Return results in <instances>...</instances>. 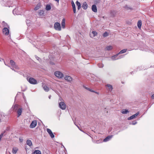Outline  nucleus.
<instances>
[{"label":"nucleus","instance_id":"nucleus-1","mask_svg":"<svg viewBox=\"0 0 154 154\" xmlns=\"http://www.w3.org/2000/svg\"><path fill=\"white\" fill-rule=\"evenodd\" d=\"M59 107L62 110H65L66 108V105L65 103L63 102V99L61 97H60L59 99Z\"/></svg>","mask_w":154,"mask_h":154},{"label":"nucleus","instance_id":"nucleus-2","mask_svg":"<svg viewBox=\"0 0 154 154\" xmlns=\"http://www.w3.org/2000/svg\"><path fill=\"white\" fill-rule=\"evenodd\" d=\"M27 79L28 82L31 84L35 85L37 84L36 80L33 78H30L28 79V78H27Z\"/></svg>","mask_w":154,"mask_h":154},{"label":"nucleus","instance_id":"nucleus-3","mask_svg":"<svg viewBox=\"0 0 154 154\" xmlns=\"http://www.w3.org/2000/svg\"><path fill=\"white\" fill-rule=\"evenodd\" d=\"M54 75L57 77L59 78H61L63 77V73L59 71H56L54 72Z\"/></svg>","mask_w":154,"mask_h":154},{"label":"nucleus","instance_id":"nucleus-4","mask_svg":"<svg viewBox=\"0 0 154 154\" xmlns=\"http://www.w3.org/2000/svg\"><path fill=\"white\" fill-rule=\"evenodd\" d=\"M54 29L60 31L61 30V27L60 23L57 22L54 24Z\"/></svg>","mask_w":154,"mask_h":154},{"label":"nucleus","instance_id":"nucleus-5","mask_svg":"<svg viewBox=\"0 0 154 154\" xmlns=\"http://www.w3.org/2000/svg\"><path fill=\"white\" fill-rule=\"evenodd\" d=\"M10 63L11 66L13 68H15L17 69H19V67L16 65L15 62L13 60H10Z\"/></svg>","mask_w":154,"mask_h":154},{"label":"nucleus","instance_id":"nucleus-6","mask_svg":"<svg viewBox=\"0 0 154 154\" xmlns=\"http://www.w3.org/2000/svg\"><path fill=\"white\" fill-rule=\"evenodd\" d=\"M3 32L5 35H8L9 33V29L7 27L4 28L2 30Z\"/></svg>","mask_w":154,"mask_h":154},{"label":"nucleus","instance_id":"nucleus-7","mask_svg":"<svg viewBox=\"0 0 154 154\" xmlns=\"http://www.w3.org/2000/svg\"><path fill=\"white\" fill-rule=\"evenodd\" d=\"M139 114V112H138L135 114L131 116H130L129 117H128V120H130L132 119H133L135 118H136V117Z\"/></svg>","mask_w":154,"mask_h":154},{"label":"nucleus","instance_id":"nucleus-8","mask_svg":"<svg viewBox=\"0 0 154 154\" xmlns=\"http://www.w3.org/2000/svg\"><path fill=\"white\" fill-rule=\"evenodd\" d=\"M47 131L51 138H53L54 137V135L53 133L51 130L49 128H47Z\"/></svg>","mask_w":154,"mask_h":154},{"label":"nucleus","instance_id":"nucleus-9","mask_svg":"<svg viewBox=\"0 0 154 154\" xmlns=\"http://www.w3.org/2000/svg\"><path fill=\"white\" fill-rule=\"evenodd\" d=\"M37 125V122L36 121H33L32 122L30 125V127L31 128H33L35 127Z\"/></svg>","mask_w":154,"mask_h":154},{"label":"nucleus","instance_id":"nucleus-10","mask_svg":"<svg viewBox=\"0 0 154 154\" xmlns=\"http://www.w3.org/2000/svg\"><path fill=\"white\" fill-rule=\"evenodd\" d=\"M65 79L68 82H71L72 80V78L70 76L66 75L64 77Z\"/></svg>","mask_w":154,"mask_h":154},{"label":"nucleus","instance_id":"nucleus-11","mask_svg":"<svg viewBox=\"0 0 154 154\" xmlns=\"http://www.w3.org/2000/svg\"><path fill=\"white\" fill-rule=\"evenodd\" d=\"M106 86L107 87V89L109 91H111L112 89V85L110 84H107Z\"/></svg>","mask_w":154,"mask_h":154},{"label":"nucleus","instance_id":"nucleus-12","mask_svg":"<svg viewBox=\"0 0 154 154\" xmlns=\"http://www.w3.org/2000/svg\"><path fill=\"white\" fill-rule=\"evenodd\" d=\"M91 8L92 11L93 12H97V8L96 5H93L92 6Z\"/></svg>","mask_w":154,"mask_h":154},{"label":"nucleus","instance_id":"nucleus-13","mask_svg":"<svg viewBox=\"0 0 154 154\" xmlns=\"http://www.w3.org/2000/svg\"><path fill=\"white\" fill-rule=\"evenodd\" d=\"M112 135H109L108 136H107L106 137V138H105L103 140V141L104 142H106L109 140L111 139L112 138Z\"/></svg>","mask_w":154,"mask_h":154},{"label":"nucleus","instance_id":"nucleus-14","mask_svg":"<svg viewBox=\"0 0 154 154\" xmlns=\"http://www.w3.org/2000/svg\"><path fill=\"white\" fill-rule=\"evenodd\" d=\"M97 32L95 31H93L91 32L90 34V37H93L97 35Z\"/></svg>","mask_w":154,"mask_h":154},{"label":"nucleus","instance_id":"nucleus-15","mask_svg":"<svg viewBox=\"0 0 154 154\" xmlns=\"http://www.w3.org/2000/svg\"><path fill=\"white\" fill-rule=\"evenodd\" d=\"M82 7L83 9L85 10H86L87 8L88 5L86 2H85L83 3L82 5Z\"/></svg>","mask_w":154,"mask_h":154},{"label":"nucleus","instance_id":"nucleus-16","mask_svg":"<svg viewBox=\"0 0 154 154\" xmlns=\"http://www.w3.org/2000/svg\"><path fill=\"white\" fill-rule=\"evenodd\" d=\"M22 112V109L19 108L17 110V112L18 114L17 117H19L20 115H21Z\"/></svg>","mask_w":154,"mask_h":154},{"label":"nucleus","instance_id":"nucleus-17","mask_svg":"<svg viewBox=\"0 0 154 154\" xmlns=\"http://www.w3.org/2000/svg\"><path fill=\"white\" fill-rule=\"evenodd\" d=\"M42 87L44 90L48 92L49 91V88L46 85H43Z\"/></svg>","mask_w":154,"mask_h":154},{"label":"nucleus","instance_id":"nucleus-18","mask_svg":"<svg viewBox=\"0 0 154 154\" xmlns=\"http://www.w3.org/2000/svg\"><path fill=\"white\" fill-rule=\"evenodd\" d=\"M72 9L73 11V12L74 13H76V9H75V5L73 1H72Z\"/></svg>","mask_w":154,"mask_h":154},{"label":"nucleus","instance_id":"nucleus-19","mask_svg":"<svg viewBox=\"0 0 154 154\" xmlns=\"http://www.w3.org/2000/svg\"><path fill=\"white\" fill-rule=\"evenodd\" d=\"M61 24L62 28L64 29L65 27V19L64 18L62 19Z\"/></svg>","mask_w":154,"mask_h":154},{"label":"nucleus","instance_id":"nucleus-20","mask_svg":"<svg viewBox=\"0 0 154 154\" xmlns=\"http://www.w3.org/2000/svg\"><path fill=\"white\" fill-rule=\"evenodd\" d=\"M119 54H118L116 55L112 56L111 58V59L113 60H115L119 59V58H117V57Z\"/></svg>","mask_w":154,"mask_h":154},{"label":"nucleus","instance_id":"nucleus-21","mask_svg":"<svg viewBox=\"0 0 154 154\" xmlns=\"http://www.w3.org/2000/svg\"><path fill=\"white\" fill-rule=\"evenodd\" d=\"M76 4L77 6V9L78 10H79L81 8V5L80 2L78 1L76 2Z\"/></svg>","mask_w":154,"mask_h":154},{"label":"nucleus","instance_id":"nucleus-22","mask_svg":"<svg viewBox=\"0 0 154 154\" xmlns=\"http://www.w3.org/2000/svg\"><path fill=\"white\" fill-rule=\"evenodd\" d=\"M142 25V22L140 20H139L137 22V26L139 28H141Z\"/></svg>","mask_w":154,"mask_h":154},{"label":"nucleus","instance_id":"nucleus-23","mask_svg":"<svg viewBox=\"0 0 154 154\" xmlns=\"http://www.w3.org/2000/svg\"><path fill=\"white\" fill-rule=\"evenodd\" d=\"M110 14L112 16H114L116 14V12L115 11H110Z\"/></svg>","mask_w":154,"mask_h":154},{"label":"nucleus","instance_id":"nucleus-24","mask_svg":"<svg viewBox=\"0 0 154 154\" xmlns=\"http://www.w3.org/2000/svg\"><path fill=\"white\" fill-rule=\"evenodd\" d=\"M113 48L112 46L109 45L106 47V50L107 51H109L112 50Z\"/></svg>","mask_w":154,"mask_h":154},{"label":"nucleus","instance_id":"nucleus-25","mask_svg":"<svg viewBox=\"0 0 154 154\" xmlns=\"http://www.w3.org/2000/svg\"><path fill=\"white\" fill-rule=\"evenodd\" d=\"M27 144L29 145V146H30L32 145V143L31 141L29 140H28L26 141Z\"/></svg>","mask_w":154,"mask_h":154},{"label":"nucleus","instance_id":"nucleus-26","mask_svg":"<svg viewBox=\"0 0 154 154\" xmlns=\"http://www.w3.org/2000/svg\"><path fill=\"white\" fill-rule=\"evenodd\" d=\"M121 112L123 114H126L129 112L127 109H123L122 110Z\"/></svg>","mask_w":154,"mask_h":154},{"label":"nucleus","instance_id":"nucleus-27","mask_svg":"<svg viewBox=\"0 0 154 154\" xmlns=\"http://www.w3.org/2000/svg\"><path fill=\"white\" fill-rule=\"evenodd\" d=\"M18 150V149L16 147H14L13 148L12 153L14 154H15Z\"/></svg>","mask_w":154,"mask_h":154},{"label":"nucleus","instance_id":"nucleus-28","mask_svg":"<svg viewBox=\"0 0 154 154\" xmlns=\"http://www.w3.org/2000/svg\"><path fill=\"white\" fill-rule=\"evenodd\" d=\"M33 154H41V152L39 150H35L33 152Z\"/></svg>","mask_w":154,"mask_h":154},{"label":"nucleus","instance_id":"nucleus-29","mask_svg":"<svg viewBox=\"0 0 154 154\" xmlns=\"http://www.w3.org/2000/svg\"><path fill=\"white\" fill-rule=\"evenodd\" d=\"M51 8V6L50 5H47L46 7V9L47 11L50 10Z\"/></svg>","mask_w":154,"mask_h":154},{"label":"nucleus","instance_id":"nucleus-30","mask_svg":"<svg viewBox=\"0 0 154 154\" xmlns=\"http://www.w3.org/2000/svg\"><path fill=\"white\" fill-rule=\"evenodd\" d=\"M127 51V49H125L122 50L121 51H120L119 53V54H123L125 53Z\"/></svg>","mask_w":154,"mask_h":154},{"label":"nucleus","instance_id":"nucleus-31","mask_svg":"<svg viewBox=\"0 0 154 154\" xmlns=\"http://www.w3.org/2000/svg\"><path fill=\"white\" fill-rule=\"evenodd\" d=\"M83 87L85 89H86L88 90L89 91H90L91 92H94V91L92 90L91 89L89 88H88L86 87H85V86L83 85Z\"/></svg>","mask_w":154,"mask_h":154},{"label":"nucleus","instance_id":"nucleus-32","mask_svg":"<svg viewBox=\"0 0 154 154\" xmlns=\"http://www.w3.org/2000/svg\"><path fill=\"white\" fill-rule=\"evenodd\" d=\"M40 8V5H37L34 8V10L35 11H36L38 9Z\"/></svg>","mask_w":154,"mask_h":154},{"label":"nucleus","instance_id":"nucleus-33","mask_svg":"<svg viewBox=\"0 0 154 154\" xmlns=\"http://www.w3.org/2000/svg\"><path fill=\"white\" fill-rule=\"evenodd\" d=\"M124 8H125L127 10H129V9L130 10H132V8H130V7H128L127 5H126L125 7H124Z\"/></svg>","mask_w":154,"mask_h":154},{"label":"nucleus","instance_id":"nucleus-34","mask_svg":"<svg viewBox=\"0 0 154 154\" xmlns=\"http://www.w3.org/2000/svg\"><path fill=\"white\" fill-rule=\"evenodd\" d=\"M108 35V33L106 32H105L103 34V36L104 37H106Z\"/></svg>","mask_w":154,"mask_h":154},{"label":"nucleus","instance_id":"nucleus-35","mask_svg":"<svg viewBox=\"0 0 154 154\" xmlns=\"http://www.w3.org/2000/svg\"><path fill=\"white\" fill-rule=\"evenodd\" d=\"M98 66L100 68H101L103 67V65L102 64L100 63H98Z\"/></svg>","mask_w":154,"mask_h":154},{"label":"nucleus","instance_id":"nucleus-36","mask_svg":"<svg viewBox=\"0 0 154 154\" xmlns=\"http://www.w3.org/2000/svg\"><path fill=\"white\" fill-rule=\"evenodd\" d=\"M3 23L4 24V25L5 26L8 27V25L7 24L5 23V22L3 21Z\"/></svg>","mask_w":154,"mask_h":154},{"label":"nucleus","instance_id":"nucleus-37","mask_svg":"<svg viewBox=\"0 0 154 154\" xmlns=\"http://www.w3.org/2000/svg\"><path fill=\"white\" fill-rule=\"evenodd\" d=\"M35 58L37 60H38L39 61H40L41 60L40 58H39L37 56L35 57Z\"/></svg>","mask_w":154,"mask_h":154},{"label":"nucleus","instance_id":"nucleus-38","mask_svg":"<svg viewBox=\"0 0 154 154\" xmlns=\"http://www.w3.org/2000/svg\"><path fill=\"white\" fill-rule=\"evenodd\" d=\"M17 107H18V105H15L14 107V109H16L17 108Z\"/></svg>","mask_w":154,"mask_h":154},{"label":"nucleus","instance_id":"nucleus-39","mask_svg":"<svg viewBox=\"0 0 154 154\" xmlns=\"http://www.w3.org/2000/svg\"><path fill=\"white\" fill-rule=\"evenodd\" d=\"M151 97L152 99H154V94H153L152 95Z\"/></svg>","mask_w":154,"mask_h":154},{"label":"nucleus","instance_id":"nucleus-40","mask_svg":"<svg viewBox=\"0 0 154 154\" xmlns=\"http://www.w3.org/2000/svg\"><path fill=\"white\" fill-rule=\"evenodd\" d=\"M51 95H50L49 97H48L49 98V99H50L51 98Z\"/></svg>","mask_w":154,"mask_h":154},{"label":"nucleus","instance_id":"nucleus-41","mask_svg":"<svg viewBox=\"0 0 154 154\" xmlns=\"http://www.w3.org/2000/svg\"><path fill=\"white\" fill-rule=\"evenodd\" d=\"M54 0L56 2H57L58 3L59 2V0Z\"/></svg>","mask_w":154,"mask_h":154},{"label":"nucleus","instance_id":"nucleus-42","mask_svg":"<svg viewBox=\"0 0 154 154\" xmlns=\"http://www.w3.org/2000/svg\"><path fill=\"white\" fill-rule=\"evenodd\" d=\"M136 123H137V122H135V123H133V124H133V125H135V124H136Z\"/></svg>","mask_w":154,"mask_h":154},{"label":"nucleus","instance_id":"nucleus-43","mask_svg":"<svg viewBox=\"0 0 154 154\" xmlns=\"http://www.w3.org/2000/svg\"><path fill=\"white\" fill-rule=\"evenodd\" d=\"M78 128H79L80 130L81 131H82V130H81V129H79V127H78Z\"/></svg>","mask_w":154,"mask_h":154},{"label":"nucleus","instance_id":"nucleus-44","mask_svg":"<svg viewBox=\"0 0 154 154\" xmlns=\"http://www.w3.org/2000/svg\"><path fill=\"white\" fill-rule=\"evenodd\" d=\"M94 92L95 93H96V94H98V93H97V92H95V91H94Z\"/></svg>","mask_w":154,"mask_h":154},{"label":"nucleus","instance_id":"nucleus-45","mask_svg":"<svg viewBox=\"0 0 154 154\" xmlns=\"http://www.w3.org/2000/svg\"><path fill=\"white\" fill-rule=\"evenodd\" d=\"M4 63H5V65H7L5 64V61H4Z\"/></svg>","mask_w":154,"mask_h":154},{"label":"nucleus","instance_id":"nucleus-46","mask_svg":"<svg viewBox=\"0 0 154 154\" xmlns=\"http://www.w3.org/2000/svg\"><path fill=\"white\" fill-rule=\"evenodd\" d=\"M41 11L42 12V14H43V11Z\"/></svg>","mask_w":154,"mask_h":154},{"label":"nucleus","instance_id":"nucleus-47","mask_svg":"<svg viewBox=\"0 0 154 154\" xmlns=\"http://www.w3.org/2000/svg\"><path fill=\"white\" fill-rule=\"evenodd\" d=\"M0 61H1V60H0Z\"/></svg>","mask_w":154,"mask_h":154}]
</instances>
